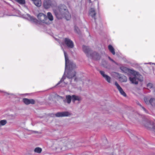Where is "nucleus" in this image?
<instances>
[{"label": "nucleus", "mask_w": 155, "mask_h": 155, "mask_svg": "<svg viewBox=\"0 0 155 155\" xmlns=\"http://www.w3.org/2000/svg\"><path fill=\"white\" fill-rule=\"evenodd\" d=\"M54 12L57 18L60 19L64 16L66 12L68 13V10L65 5H61L59 6L58 11L54 10Z\"/></svg>", "instance_id": "obj_3"}, {"label": "nucleus", "mask_w": 155, "mask_h": 155, "mask_svg": "<svg viewBox=\"0 0 155 155\" xmlns=\"http://www.w3.org/2000/svg\"><path fill=\"white\" fill-rule=\"evenodd\" d=\"M43 5L45 8L47 9L50 7H57V4L55 2L52 1L51 0H45Z\"/></svg>", "instance_id": "obj_6"}, {"label": "nucleus", "mask_w": 155, "mask_h": 155, "mask_svg": "<svg viewBox=\"0 0 155 155\" xmlns=\"http://www.w3.org/2000/svg\"><path fill=\"white\" fill-rule=\"evenodd\" d=\"M63 50L64 51L65 59V71L67 67L68 64L69 66V70H72L73 69L76 68V65L73 61H70L69 60L67 53L64 49Z\"/></svg>", "instance_id": "obj_5"}, {"label": "nucleus", "mask_w": 155, "mask_h": 155, "mask_svg": "<svg viewBox=\"0 0 155 155\" xmlns=\"http://www.w3.org/2000/svg\"><path fill=\"white\" fill-rule=\"evenodd\" d=\"M76 74V72L74 70H69L67 76L66 77L65 76V72L61 79L57 84L56 85H58L61 83V84L60 85L61 86L64 87L65 86V85L67 84L68 83V82H65L64 81V80L66 78V77L69 79H71L75 76Z\"/></svg>", "instance_id": "obj_2"}, {"label": "nucleus", "mask_w": 155, "mask_h": 155, "mask_svg": "<svg viewBox=\"0 0 155 155\" xmlns=\"http://www.w3.org/2000/svg\"><path fill=\"white\" fill-rule=\"evenodd\" d=\"M28 17L30 20L36 24H40L41 23H44L46 24H49V22L47 21L48 20L47 16L43 13H39L37 15V18L39 20H38L36 18L33 17L31 16L30 15H29Z\"/></svg>", "instance_id": "obj_1"}, {"label": "nucleus", "mask_w": 155, "mask_h": 155, "mask_svg": "<svg viewBox=\"0 0 155 155\" xmlns=\"http://www.w3.org/2000/svg\"><path fill=\"white\" fill-rule=\"evenodd\" d=\"M42 150L41 148L37 147L35 148L34 151L35 153H39L41 152Z\"/></svg>", "instance_id": "obj_23"}, {"label": "nucleus", "mask_w": 155, "mask_h": 155, "mask_svg": "<svg viewBox=\"0 0 155 155\" xmlns=\"http://www.w3.org/2000/svg\"><path fill=\"white\" fill-rule=\"evenodd\" d=\"M82 49L84 52L87 54V56L88 57H89L90 54L91 53L90 52V49L89 47L87 46L83 45Z\"/></svg>", "instance_id": "obj_16"}, {"label": "nucleus", "mask_w": 155, "mask_h": 155, "mask_svg": "<svg viewBox=\"0 0 155 155\" xmlns=\"http://www.w3.org/2000/svg\"><path fill=\"white\" fill-rule=\"evenodd\" d=\"M33 1L36 6L39 7L41 6V0H34Z\"/></svg>", "instance_id": "obj_19"}, {"label": "nucleus", "mask_w": 155, "mask_h": 155, "mask_svg": "<svg viewBox=\"0 0 155 155\" xmlns=\"http://www.w3.org/2000/svg\"><path fill=\"white\" fill-rule=\"evenodd\" d=\"M7 123V120H2L0 121V125L1 126L5 125Z\"/></svg>", "instance_id": "obj_24"}, {"label": "nucleus", "mask_w": 155, "mask_h": 155, "mask_svg": "<svg viewBox=\"0 0 155 155\" xmlns=\"http://www.w3.org/2000/svg\"><path fill=\"white\" fill-rule=\"evenodd\" d=\"M81 100L82 98L79 96H77L75 95H72V101L74 102L76 101H81Z\"/></svg>", "instance_id": "obj_17"}, {"label": "nucleus", "mask_w": 155, "mask_h": 155, "mask_svg": "<svg viewBox=\"0 0 155 155\" xmlns=\"http://www.w3.org/2000/svg\"><path fill=\"white\" fill-rule=\"evenodd\" d=\"M108 48L109 50L112 54L113 55H114L115 54L114 49L112 46L111 45H109L108 46Z\"/></svg>", "instance_id": "obj_20"}, {"label": "nucleus", "mask_w": 155, "mask_h": 155, "mask_svg": "<svg viewBox=\"0 0 155 155\" xmlns=\"http://www.w3.org/2000/svg\"><path fill=\"white\" fill-rule=\"evenodd\" d=\"M71 81H70V84H71Z\"/></svg>", "instance_id": "obj_37"}, {"label": "nucleus", "mask_w": 155, "mask_h": 155, "mask_svg": "<svg viewBox=\"0 0 155 155\" xmlns=\"http://www.w3.org/2000/svg\"><path fill=\"white\" fill-rule=\"evenodd\" d=\"M64 43L68 47L70 48H73L74 47L73 42L70 39L65 38L64 40Z\"/></svg>", "instance_id": "obj_9"}, {"label": "nucleus", "mask_w": 155, "mask_h": 155, "mask_svg": "<svg viewBox=\"0 0 155 155\" xmlns=\"http://www.w3.org/2000/svg\"><path fill=\"white\" fill-rule=\"evenodd\" d=\"M99 72L101 75L108 82L110 83L111 78L110 76L105 74L104 72L103 71H100Z\"/></svg>", "instance_id": "obj_14"}, {"label": "nucleus", "mask_w": 155, "mask_h": 155, "mask_svg": "<svg viewBox=\"0 0 155 155\" xmlns=\"http://www.w3.org/2000/svg\"><path fill=\"white\" fill-rule=\"evenodd\" d=\"M33 133H37L38 132L35 131H32Z\"/></svg>", "instance_id": "obj_33"}, {"label": "nucleus", "mask_w": 155, "mask_h": 155, "mask_svg": "<svg viewBox=\"0 0 155 155\" xmlns=\"http://www.w3.org/2000/svg\"><path fill=\"white\" fill-rule=\"evenodd\" d=\"M96 13V11L94 8H91L90 9L89 14L92 18H93L95 20H96L95 16Z\"/></svg>", "instance_id": "obj_15"}, {"label": "nucleus", "mask_w": 155, "mask_h": 155, "mask_svg": "<svg viewBox=\"0 0 155 155\" xmlns=\"http://www.w3.org/2000/svg\"><path fill=\"white\" fill-rule=\"evenodd\" d=\"M74 141L71 140L67 143V147L69 149H71L74 146Z\"/></svg>", "instance_id": "obj_18"}, {"label": "nucleus", "mask_w": 155, "mask_h": 155, "mask_svg": "<svg viewBox=\"0 0 155 155\" xmlns=\"http://www.w3.org/2000/svg\"><path fill=\"white\" fill-rule=\"evenodd\" d=\"M77 79V78H76V77H75V78H74V81H76Z\"/></svg>", "instance_id": "obj_34"}, {"label": "nucleus", "mask_w": 155, "mask_h": 155, "mask_svg": "<svg viewBox=\"0 0 155 155\" xmlns=\"http://www.w3.org/2000/svg\"><path fill=\"white\" fill-rule=\"evenodd\" d=\"M70 115L71 113L68 111L58 112L55 114L57 117H68Z\"/></svg>", "instance_id": "obj_11"}, {"label": "nucleus", "mask_w": 155, "mask_h": 155, "mask_svg": "<svg viewBox=\"0 0 155 155\" xmlns=\"http://www.w3.org/2000/svg\"><path fill=\"white\" fill-rule=\"evenodd\" d=\"M89 57H91L92 59L95 60H99L101 58L100 55L96 52L91 53L89 55Z\"/></svg>", "instance_id": "obj_12"}, {"label": "nucleus", "mask_w": 155, "mask_h": 155, "mask_svg": "<svg viewBox=\"0 0 155 155\" xmlns=\"http://www.w3.org/2000/svg\"><path fill=\"white\" fill-rule=\"evenodd\" d=\"M120 69L123 72L125 73L128 74V73H129L131 74H134V73H135V71L132 69H130L129 68H127L125 67H120Z\"/></svg>", "instance_id": "obj_8"}, {"label": "nucleus", "mask_w": 155, "mask_h": 155, "mask_svg": "<svg viewBox=\"0 0 155 155\" xmlns=\"http://www.w3.org/2000/svg\"><path fill=\"white\" fill-rule=\"evenodd\" d=\"M23 102H24V103L26 105H28L29 104V99L26 98H24L23 99Z\"/></svg>", "instance_id": "obj_26"}, {"label": "nucleus", "mask_w": 155, "mask_h": 155, "mask_svg": "<svg viewBox=\"0 0 155 155\" xmlns=\"http://www.w3.org/2000/svg\"><path fill=\"white\" fill-rule=\"evenodd\" d=\"M136 73H134V74H131L133 75V77H130L129 80L132 83L135 84H138V81H143V77L138 72L135 71Z\"/></svg>", "instance_id": "obj_4"}, {"label": "nucleus", "mask_w": 155, "mask_h": 155, "mask_svg": "<svg viewBox=\"0 0 155 155\" xmlns=\"http://www.w3.org/2000/svg\"><path fill=\"white\" fill-rule=\"evenodd\" d=\"M139 105L143 109V110L146 113H148L146 109L143 107L140 104H139Z\"/></svg>", "instance_id": "obj_31"}, {"label": "nucleus", "mask_w": 155, "mask_h": 155, "mask_svg": "<svg viewBox=\"0 0 155 155\" xmlns=\"http://www.w3.org/2000/svg\"><path fill=\"white\" fill-rule=\"evenodd\" d=\"M6 93V94H9L7 93Z\"/></svg>", "instance_id": "obj_40"}, {"label": "nucleus", "mask_w": 155, "mask_h": 155, "mask_svg": "<svg viewBox=\"0 0 155 155\" xmlns=\"http://www.w3.org/2000/svg\"><path fill=\"white\" fill-rule=\"evenodd\" d=\"M61 98L63 99V101L64 104L67 103L69 104L71 103V100H72V96L70 95H66L65 96V98L64 97H61Z\"/></svg>", "instance_id": "obj_10"}, {"label": "nucleus", "mask_w": 155, "mask_h": 155, "mask_svg": "<svg viewBox=\"0 0 155 155\" xmlns=\"http://www.w3.org/2000/svg\"><path fill=\"white\" fill-rule=\"evenodd\" d=\"M15 1L21 5H24L25 3V0H15Z\"/></svg>", "instance_id": "obj_25"}, {"label": "nucleus", "mask_w": 155, "mask_h": 155, "mask_svg": "<svg viewBox=\"0 0 155 155\" xmlns=\"http://www.w3.org/2000/svg\"><path fill=\"white\" fill-rule=\"evenodd\" d=\"M47 17L50 21H52L53 20V17L51 12H48L47 13Z\"/></svg>", "instance_id": "obj_22"}, {"label": "nucleus", "mask_w": 155, "mask_h": 155, "mask_svg": "<svg viewBox=\"0 0 155 155\" xmlns=\"http://www.w3.org/2000/svg\"><path fill=\"white\" fill-rule=\"evenodd\" d=\"M114 84L116 87L118 89L120 94L124 97L126 96V94L125 92L123 91L122 88L120 87L119 85L118 84L117 82H115Z\"/></svg>", "instance_id": "obj_13"}, {"label": "nucleus", "mask_w": 155, "mask_h": 155, "mask_svg": "<svg viewBox=\"0 0 155 155\" xmlns=\"http://www.w3.org/2000/svg\"><path fill=\"white\" fill-rule=\"evenodd\" d=\"M144 100L145 103L147 105H150L155 108V98H151L150 99L147 97H144Z\"/></svg>", "instance_id": "obj_7"}, {"label": "nucleus", "mask_w": 155, "mask_h": 155, "mask_svg": "<svg viewBox=\"0 0 155 155\" xmlns=\"http://www.w3.org/2000/svg\"><path fill=\"white\" fill-rule=\"evenodd\" d=\"M29 104H34L35 103V101L33 99H29Z\"/></svg>", "instance_id": "obj_28"}, {"label": "nucleus", "mask_w": 155, "mask_h": 155, "mask_svg": "<svg viewBox=\"0 0 155 155\" xmlns=\"http://www.w3.org/2000/svg\"><path fill=\"white\" fill-rule=\"evenodd\" d=\"M103 149L106 148V147H103Z\"/></svg>", "instance_id": "obj_39"}, {"label": "nucleus", "mask_w": 155, "mask_h": 155, "mask_svg": "<svg viewBox=\"0 0 155 155\" xmlns=\"http://www.w3.org/2000/svg\"><path fill=\"white\" fill-rule=\"evenodd\" d=\"M64 16L65 19L67 20H69L71 18V15L69 13V12L68 11V13L66 12L65 15H64Z\"/></svg>", "instance_id": "obj_21"}, {"label": "nucleus", "mask_w": 155, "mask_h": 155, "mask_svg": "<svg viewBox=\"0 0 155 155\" xmlns=\"http://www.w3.org/2000/svg\"><path fill=\"white\" fill-rule=\"evenodd\" d=\"M153 84H152L149 83L147 84V86L149 88H151L153 87Z\"/></svg>", "instance_id": "obj_29"}, {"label": "nucleus", "mask_w": 155, "mask_h": 155, "mask_svg": "<svg viewBox=\"0 0 155 155\" xmlns=\"http://www.w3.org/2000/svg\"><path fill=\"white\" fill-rule=\"evenodd\" d=\"M108 59L111 61L113 62L115 64H116L117 65V63L116 62L114 61L112 59H111L110 57H108Z\"/></svg>", "instance_id": "obj_30"}, {"label": "nucleus", "mask_w": 155, "mask_h": 155, "mask_svg": "<svg viewBox=\"0 0 155 155\" xmlns=\"http://www.w3.org/2000/svg\"><path fill=\"white\" fill-rule=\"evenodd\" d=\"M130 135H131V137H132L133 136H134L132 134H130Z\"/></svg>", "instance_id": "obj_36"}, {"label": "nucleus", "mask_w": 155, "mask_h": 155, "mask_svg": "<svg viewBox=\"0 0 155 155\" xmlns=\"http://www.w3.org/2000/svg\"><path fill=\"white\" fill-rule=\"evenodd\" d=\"M112 155H116L115 154H114V153H112Z\"/></svg>", "instance_id": "obj_38"}, {"label": "nucleus", "mask_w": 155, "mask_h": 155, "mask_svg": "<svg viewBox=\"0 0 155 155\" xmlns=\"http://www.w3.org/2000/svg\"><path fill=\"white\" fill-rule=\"evenodd\" d=\"M124 80L123 81H127V78L125 76L124 77Z\"/></svg>", "instance_id": "obj_32"}, {"label": "nucleus", "mask_w": 155, "mask_h": 155, "mask_svg": "<svg viewBox=\"0 0 155 155\" xmlns=\"http://www.w3.org/2000/svg\"><path fill=\"white\" fill-rule=\"evenodd\" d=\"M97 5H98V9H99V2H98Z\"/></svg>", "instance_id": "obj_35"}, {"label": "nucleus", "mask_w": 155, "mask_h": 155, "mask_svg": "<svg viewBox=\"0 0 155 155\" xmlns=\"http://www.w3.org/2000/svg\"><path fill=\"white\" fill-rule=\"evenodd\" d=\"M74 31L77 33L78 34L80 33L79 29L78 28V27L76 26H75L74 27Z\"/></svg>", "instance_id": "obj_27"}]
</instances>
